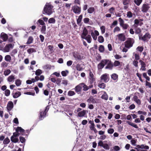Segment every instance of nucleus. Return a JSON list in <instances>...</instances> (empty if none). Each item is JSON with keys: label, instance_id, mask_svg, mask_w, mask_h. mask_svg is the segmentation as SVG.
I'll return each mask as SVG.
<instances>
[{"label": "nucleus", "instance_id": "nucleus-1", "mask_svg": "<svg viewBox=\"0 0 151 151\" xmlns=\"http://www.w3.org/2000/svg\"><path fill=\"white\" fill-rule=\"evenodd\" d=\"M53 6L50 4H46L42 11L43 14H47L50 15L52 13V9Z\"/></svg>", "mask_w": 151, "mask_h": 151}, {"label": "nucleus", "instance_id": "nucleus-2", "mask_svg": "<svg viewBox=\"0 0 151 151\" xmlns=\"http://www.w3.org/2000/svg\"><path fill=\"white\" fill-rule=\"evenodd\" d=\"M134 42V40L133 38H129L125 42L124 46L126 48H129L133 46Z\"/></svg>", "mask_w": 151, "mask_h": 151}, {"label": "nucleus", "instance_id": "nucleus-3", "mask_svg": "<svg viewBox=\"0 0 151 151\" xmlns=\"http://www.w3.org/2000/svg\"><path fill=\"white\" fill-rule=\"evenodd\" d=\"M105 64L106 65L105 67L106 69H108L109 70H112L114 67L113 63L111 60L109 59H105Z\"/></svg>", "mask_w": 151, "mask_h": 151}, {"label": "nucleus", "instance_id": "nucleus-4", "mask_svg": "<svg viewBox=\"0 0 151 151\" xmlns=\"http://www.w3.org/2000/svg\"><path fill=\"white\" fill-rule=\"evenodd\" d=\"M118 20L119 22L120 26L122 27L124 29H127L129 27V25L128 24L126 23L124 24V21L121 18H119Z\"/></svg>", "mask_w": 151, "mask_h": 151}, {"label": "nucleus", "instance_id": "nucleus-5", "mask_svg": "<svg viewBox=\"0 0 151 151\" xmlns=\"http://www.w3.org/2000/svg\"><path fill=\"white\" fill-rule=\"evenodd\" d=\"M72 10L76 14H79L81 11V8L77 5H75L72 7Z\"/></svg>", "mask_w": 151, "mask_h": 151}, {"label": "nucleus", "instance_id": "nucleus-6", "mask_svg": "<svg viewBox=\"0 0 151 151\" xmlns=\"http://www.w3.org/2000/svg\"><path fill=\"white\" fill-rule=\"evenodd\" d=\"M15 130L18 133L20 134V135L24 136L25 134V130L22 129L21 127H18L15 129Z\"/></svg>", "mask_w": 151, "mask_h": 151}, {"label": "nucleus", "instance_id": "nucleus-7", "mask_svg": "<svg viewBox=\"0 0 151 151\" xmlns=\"http://www.w3.org/2000/svg\"><path fill=\"white\" fill-rule=\"evenodd\" d=\"M91 34L93 39L95 40H96L97 36L99 35V32L96 30H94V32L93 30H91Z\"/></svg>", "mask_w": 151, "mask_h": 151}, {"label": "nucleus", "instance_id": "nucleus-8", "mask_svg": "<svg viewBox=\"0 0 151 151\" xmlns=\"http://www.w3.org/2000/svg\"><path fill=\"white\" fill-rule=\"evenodd\" d=\"M150 7L149 5L147 4H144L142 7V11L143 12L146 13L149 10Z\"/></svg>", "mask_w": 151, "mask_h": 151}, {"label": "nucleus", "instance_id": "nucleus-9", "mask_svg": "<svg viewBox=\"0 0 151 151\" xmlns=\"http://www.w3.org/2000/svg\"><path fill=\"white\" fill-rule=\"evenodd\" d=\"M101 79L103 80L104 82L106 83L108 82L109 79V75L108 74L105 73L101 76Z\"/></svg>", "mask_w": 151, "mask_h": 151}, {"label": "nucleus", "instance_id": "nucleus-10", "mask_svg": "<svg viewBox=\"0 0 151 151\" xmlns=\"http://www.w3.org/2000/svg\"><path fill=\"white\" fill-rule=\"evenodd\" d=\"M14 45V44H9L6 45L4 48V52H9L10 48H13Z\"/></svg>", "mask_w": 151, "mask_h": 151}, {"label": "nucleus", "instance_id": "nucleus-11", "mask_svg": "<svg viewBox=\"0 0 151 151\" xmlns=\"http://www.w3.org/2000/svg\"><path fill=\"white\" fill-rule=\"evenodd\" d=\"M73 56L76 60H80L82 59V57L79 54V53L77 52H73Z\"/></svg>", "mask_w": 151, "mask_h": 151}, {"label": "nucleus", "instance_id": "nucleus-12", "mask_svg": "<svg viewBox=\"0 0 151 151\" xmlns=\"http://www.w3.org/2000/svg\"><path fill=\"white\" fill-rule=\"evenodd\" d=\"M105 59L102 60L101 62L97 65L98 69L99 70L102 69L105 65Z\"/></svg>", "mask_w": 151, "mask_h": 151}, {"label": "nucleus", "instance_id": "nucleus-13", "mask_svg": "<svg viewBox=\"0 0 151 151\" xmlns=\"http://www.w3.org/2000/svg\"><path fill=\"white\" fill-rule=\"evenodd\" d=\"M86 112H87L88 111L85 110H83L78 113L77 116L79 117H86Z\"/></svg>", "mask_w": 151, "mask_h": 151}, {"label": "nucleus", "instance_id": "nucleus-14", "mask_svg": "<svg viewBox=\"0 0 151 151\" xmlns=\"http://www.w3.org/2000/svg\"><path fill=\"white\" fill-rule=\"evenodd\" d=\"M89 79L90 80V83L91 84L93 83L96 80L94 75L91 71V70H90Z\"/></svg>", "mask_w": 151, "mask_h": 151}, {"label": "nucleus", "instance_id": "nucleus-15", "mask_svg": "<svg viewBox=\"0 0 151 151\" xmlns=\"http://www.w3.org/2000/svg\"><path fill=\"white\" fill-rule=\"evenodd\" d=\"M82 89V86L81 83L76 86L75 88V91L77 93L81 92Z\"/></svg>", "mask_w": 151, "mask_h": 151}, {"label": "nucleus", "instance_id": "nucleus-16", "mask_svg": "<svg viewBox=\"0 0 151 151\" xmlns=\"http://www.w3.org/2000/svg\"><path fill=\"white\" fill-rule=\"evenodd\" d=\"M13 104L12 102L9 101L7 105V109L8 111H10L13 108Z\"/></svg>", "mask_w": 151, "mask_h": 151}, {"label": "nucleus", "instance_id": "nucleus-17", "mask_svg": "<svg viewBox=\"0 0 151 151\" xmlns=\"http://www.w3.org/2000/svg\"><path fill=\"white\" fill-rule=\"evenodd\" d=\"M139 62L140 63L141 66V69L143 71H145L146 70V68H145L146 65L145 63L141 60H139Z\"/></svg>", "mask_w": 151, "mask_h": 151}, {"label": "nucleus", "instance_id": "nucleus-18", "mask_svg": "<svg viewBox=\"0 0 151 151\" xmlns=\"http://www.w3.org/2000/svg\"><path fill=\"white\" fill-rule=\"evenodd\" d=\"M150 34L148 33H146L143 36L141 37V39L143 41H146L147 39H150Z\"/></svg>", "mask_w": 151, "mask_h": 151}, {"label": "nucleus", "instance_id": "nucleus-19", "mask_svg": "<svg viewBox=\"0 0 151 151\" xmlns=\"http://www.w3.org/2000/svg\"><path fill=\"white\" fill-rule=\"evenodd\" d=\"M119 39L122 41H124L126 40L125 36L123 33L119 34L117 35Z\"/></svg>", "mask_w": 151, "mask_h": 151}, {"label": "nucleus", "instance_id": "nucleus-20", "mask_svg": "<svg viewBox=\"0 0 151 151\" xmlns=\"http://www.w3.org/2000/svg\"><path fill=\"white\" fill-rule=\"evenodd\" d=\"M46 114V112H44V111L40 112L39 116V120H42L45 117Z\"/></svg>", "mask_w": 151, "mask_h": 151}, {"label": "nucleus", "instance_id": "nucleus-21", "mask_svg": "<svg viewBox=\"0 0 151 151\" xmlns=\"http://www.w3.org/2000/svg\"><path fill=\"white\" fill-rule=\"evenodd\" d=\"M88 33V32L87 29H86V27H84L83 28V32L81 36V38H82V37L86 36L87 35Z\"/></svg>", "mask_w": 151, "mask_h": 151}, {"label": "nucleus", "instance_id": "nucleus-22", "mask_svg": "<svg viewBox=\"0 0 151 151\" xmlns=\"http://www.w3.org/2000/svg\"><path fill=\"white\" fill-rule=\"evenodd\" d=\"M87 102L89 103L94 104L96 103L95 99L92 96H91L87 100Z\"/></svg>", "mask_w": 151, "mask_h": 151}, {"label": "nucleus", "instance_id": "nucleus-23", "mask_svg": "<svg viewBox=\"0 0 151 151\" xmlns=\"http://www.w3.org/2000/svg\"><path fill=\"white\" fill-rule=\"evenodd\" d=\"M21 94L20 91H17L15 93H12V95L14 98L16 99L20 96Z\"/></svg>", "mask_w": 151, "mask_h": 151}, {"label": "nucleus", "instance_id": "nucleus-24", "mask_svg": "<svg viewBox=\"0 0 151 151\" xmlns=\"http://www.w3.org/2000/svg\"><path fill=\"white\" fill-rule=\"evenodd\" d=\"M101 98L105 100H107L108 99V96L106 92L104 91V93L101 97Z\"/></svg>", "mask_w": 151, "mask_h": 151}, {"label": "nucleus", "instance_id": "nucleus-25", "mask_svg": "<svg viewBox=\"0 0 151 151\" xmlns=\"http://www.w3.org/2000/svg\"><path fill=\"white\" fill-rule=\"evenodd\" d=\"M83 39H85L86 40L87 42L88 43H90L91 42L92 38L90 35H88L87 36L82 37Z\"/></svg>", "mask_w": 151, "mask_h": 151}, {"label": "nucleus", "instance_id": "nucleus-26", "mask_svg": "<svg viewBox=\"0 0 151 151\" xmlns=\"http://www.w3.org/2000/svg\"><path fill=\"white\" fill-rule=\"evenodd\" d=\"M136 147L138 148L145 149L146 150L149 149V147L148 146H145L144 145H137Z\"/></svg>", "mask_w": 151, "mask_h": 151}, {"label": "nucleus", "instance_id": "nucleus-27", "mask_svg": "<svg viewBox=\"0 0 151 151\" xmlns=\"http://www.w3.org/2000/svg\"><path fill=\"white\" fill-rule=\"evenodd\" d=\"M10 139L11 141L14 143L18 142L19 141L18 138L17 137L11 136Z\"/></svg>", "mask_w": 151, "mask_h": 151}, {"label": "nucleus", "instance_id": "nucleus-28", "mask_svg": "<svg viewBox=\"0 0 151 151\" xmlns=\"http://www.w3.org/2000/svg\"><path fill=\"white\" fill-rule=\"evenodd\" d=\"M126 122L129 125L134 127L136 129H138V128L137 126L134 123H133L131 122H130L129 121H126Z\"/></svg>", "mask_w": 151, "mask_h": 151}, {"label": "nucleus", "instance_id": "nucleus-29", "mask_svg": "<svg viewBox=\"0 0 151 151\" xmlns=\"http://www.w3.org/2000/svg\"><path fill=\"white\" fill-rule=\"evenodd\" d=\"M1 39L4 41H5L7 40L8 39V36L6 34H1Z\"/></svg>", "mask_w": 151, "mask_h": 151}, {"label": "nucleus", "instance_id": "nucleus-30", "mask_svg": "<svg viewBox=\"0 0 151 151\" xmlns=\"http://www.w3.org/2000/svg\"><path fill=\"white\" fill-rule=\"evenodd\" d=\"M33 38L32 36H29L28 39L26 44L27 45H29L32 43L33 42Z\"/></svg>", "mask_w": 151, "mask_h": 151}, {"label": "nucleus", "instance_id": "nucleus-31", "mask_svg": "<svg viewBox=\"0 0 151 151\" xmlns=\"http://www.w3.org/2000/svg\"><path fill=\"white\" fill-rule=\"evenodd\" d=\"M27 52L29 54H31V53L36 52V50L33 48H31L28 49L27 50Z\"/></svg>", "mask_w": 151, "mask_h": 151}, {"label": "nucleus", "instance_id": "nucleus-32", "mask_svg": "<svg viewBox=\"0 0 151 151\" xmlns=\"http://www.w3.org/2000/svg\"><path fill=\"white\" fill-rule=\"evenodd\" d=\"M14 79V76L13 75L9 76L7 78V81L9 82H12Z\"/></svg>", "mask_w": 151, "mask_h": 151}, {"label": "nucleus", "instance_id": "nucleus-33", "mask_svg": "<svg viewBox=\"0 0 151 151\" xmlns=\"http://www.w3.org/2000/svg\"><path fill=\"white\" fill-rule=\"evenodd\" d=\"M95 11V9L93 7H90L87 10L89 14H92Z\"/></svg>", "mask_w": 151, "mask_h": 151}, {"label": "nucleus", "instance_id": "nucleus-34", "mask_svg": "<svg viewBox=\"0 0 151 151\" xmlns=\"http://www.w3.org/2000/svg\"><path fill=\"white\" fill-rule=\"evenodd\" d=\"M4 59L6 61L10 62L11 60V57L10 55H7L5 56Z\"/></svg>", "mask_w": 151, "mask_h": 151}, {"label": "nucleus", "instance_id": "nucleus-35", "mask_svg": "<svg viewBox=\"0 0 151 151\" xmlns=\"http://www.w3.org/2000/svg\"><path fill=\"white\" fill-rule=\"evenodd\" d=\"M122 2L124 5H128L130 3V0H122Z\"/></svg>", "mask_w": 151, "mask_h": 151}, {"label": "nucleus", "instance_id": "nucleus-36", "mask_svg": "<svg viewBox=\"0 0 151 151\" xmlns=\"http://www.w3.org/2000/svg\"><path fill=\"white\" fill-rule=\"evenodd\" d=\"M10 142V140L7 137L4 139L3 143L4 145H7Z\"/></svg>", "mask_w": 151, "mask_h": 151}, {"label": "nucleus", "instance_id": "nucleus-37", "mask_svg": "<svg viewBox=\"0 0 151 151\" xmlns=\"http://www.w3.org/2000/svg\"><path fill=\"white\" fill-rule=\"evenodd\" d=\"M82 88H83V90L84 91H86L88 90V86L86 85L84 83H81Z\"/></svg>", "mask_w": 151, "mask_h": 151}, {"label": "nucleus", "instance_id": "nucleus-38", "mask_svg": "<svg viewBox=\"0 0 151 151\" xmlns=\"http://www.w3.org/2000/svg\"><path fill=\"white\" fill-rule=\"evenodd\" d=\"M98 41L100 43H103L104 42V39L102 36H100L98 37Z\"/></svg>", "mask_w": 151, "mask_h": 151}, {"label": "nucleus", "instance_id": "nucleus-39", "mask_svg": "<svg viewBox=\"0 0 151 151\" xmlns=\"http://www.w3.org/2000/svg\"><path fill=\"white\" fill-rule=\"evenodd\" d=\"M83 18L82 14L80 15L77 19V22L78 24H79L81 22Z\"/></svg>", "mask_w": 151, "mask_h": 151}, {"label": "nucleus", "instance_id": "nucleus-40", "mask_svg": "<svg viewBox=\"0 0 151 151\" xmlns=\"http://www.w3.org/2000/svg\"><path fill=\"white\" fill-rule=\"evenodd\" d=\"M76 68L77 70L79 71H81L83 70V68L81 66V65L79 64H77L76 66Z\"/></svg>", "mask_w": 151, "mask_h": 151}, {"label": "nucleus", "instance_id": "nucleus-41", "mask_svg": "<svg viewBox=\"0 0 151 151\" xmlns=\"http://www.w3.org/2000/svg\"><path fill=\"white\" fill-rule=\"evenodd\" d=\"M111 77V78L114 80L118 79V75L115 73L112 74Z\"/></svg>", "mask_w": 151, "mask_h": 151}, {"label": "nucleus", "instance_id": "nucleus-42", "mask_svg": "<svg viewBox=\"0 0 151 151\" xmlns=\"http://www.w3.org/2000/svg\"><path fill=\"white\" fill-rule=\"evenodd\" d=\"M24 93L25 94L31 95L32 96H34L35 95V92L34 90L32 91H28L25 92Z\"/></svg>", "mask_w": 151, "mask_h": 151}, {"label": "nucleus", "instance_id": "nucleus-43", "mask_svg": "<svg viewBox=\"0 0 151 151\" xmlns=\"http://www.w3.org/2000/svg\"><path fill=\"white\" fill-rule=\"evenodd\" d=\"M46 30V27L45 25L42 26V27L41 32L43 34H45Z\"/></svg>", "mask_w": 151, "mask_h": 151}, {"label": "nucleus", "instance_id": "nucleus-44", "mask_svg": "<svg viewBox=\"0 0 151 151\" xmlns=\"http://www.w3.org/2000/svg\"><path fill=\"white\" fill-rule=\"evenodd\" d=\"M121 64L120 62L118 60H115L113 63L114 66L117 67L119 66Z\"/></svg>", "mask_w": 151, "mask_h": 151}, {"label": "nucleus", "instance_id": "nucleus-45", "mask_svg": "<svg viewBox=\"0 0 151 151\" xmlns=\"http://www.w3.org/2000/svg\"><path fill=\"white\" fill-rule=\"evenodd\" d=\"M56 20L55 19L53 18H50L48 20V22L49 23H53L54 24L55 23Z\"/></svg>", "mask_w": 151, "mask_h": 151}, {"label": "nucleus", "instance_id": "nucleus-46", "mask_svg": "<svg viewBox=\"0 0 151 151\" xmlns=\"http://www.w3.org/2000/svg\"><path fill=\"white\" fill-rule=\"evenodd\" d=\"M42 73V70L40 69H38L35 71V74L37 76H39Z\"/></svg>", "mask_w": 151, "mask_h": 151}, {"label": "nucleus", "instance_id": "nucleus-47", "mask_svg": "<svg viewBox=\"0 0 151 151\" xmlns=\"http://www.w3.org/2000/svg\"><path fill=\"white\" fill-rule=\"evenodd\" d=\"M142 0H134V3L138 6H139L142 2Z\"/></svg>", "mask_w": 151, "mask_h": 151}, {"label": "nucleus", "instance_id": "nucleus-48", "mask_svg": "<svg viewBox=\"0 0 151 151\" xmlns=\"http://www.w3.org/2000/svg\"><path fill=\"white\" fill-rule=\"evenodd\" d=\"M99 50L100 52H103L104 50V46L101 45H100L99 48Z\"/></svg>", "mask_w": 151, "mask_h": 151}, {"label": "nucleus", "instance_id": "nucleus-49", "mask_svg": "<svg viewBox=\"0 0 151 151\" xmlns=\"http://www.w3.org/2000/svg\"><path fill=\"white\" fill-rule=\"evenodd\" d=\"M118 24L117 21L116 20H115L112 23L111 25L110 26V28H113L115 26L117 25Z\"/></svg>", "mask_w": 151, "mask_h": 151}, {"label": "nucleus", "instance_id": "nucleus-50", "mask_svg": "<svg viewBox=\"0 0 151 151\" xmlns=\"http://www.w3.org/2000/svg\"><path fill=\"white\" fill-rule=\"evenodd\" d=\"M68 71L66 70L65 71H63L61 72V73L63 76H66L67 74L68 73Z\"/></svg>", "mask_w": 151, "mask_h": 151}, {"label": "nucleus", "instance_id": "nucleus-51", "mask_svg": "<svg viewBox=\"0 0 151 151\" xmlns=\"http://www.w3.org/2000/svg\"><path fill=\"white\" fill-rule=\"evenodd\" d=\"M98 86L100 88L104 89L106 87V84L104 83H99L98 85Z\"/></svg>", "mask_w": 151, "mask_h": 151}, {"label": "nucleus", "instance_id": "nucleus-52", "mask_svg": "<svg viewBox=\"0 0 151 151\" xmlns=\"http://www.w3.org/2000/svg\"><path fill=\"white\" fill-rule=\"evenodd\" d=\"M144 50V47L143 46H138L136 48V50L140 52H142Z\"/></svg>", "mask_w": 151, "mask_h": 151}, {"label": "nucleus", "instance_id": "nucleus-53", "mask_svg": "<svg viewBox=\"0 0 151 151\" xmlns=\"http://www.w3.org/2000/svg\"><path fill=\"white\" fill-rule=\"evenodd\" d=\"M21 83V81L19 79H17L15 81V84L17 86H19Z\"/></svg>", "mask_w": 151, "mask_h": 151}, {"label": "nucleus", "instance_id": "nucleus-54", "mask_svg": "<svg viewBox=\"0 0 151 151\" xmlns=\"http://www.w3.org/2000/svg\"><path fill=\"white\" fill-rule=\"evenodd\" d=\"M100 29L101 31V33L102 34H103L105 32L106 30V28L104 26H101L100 27Z\"/></svg>", "mask_w": 151, "mask_h": 151}, {"label": "nucleus", "instance_id": "nucleus-55", "mask_svg": "<svg viewBox=\"0 0 151 151\" xmlns=\"http://www.w3.org/2000/svg\"><path fill=\"white\" fill-rule=\"evenodd\" d=\"M11 72L10 70L7 69L4 71V74L6 76H7Z\"/></svg>", "mask_w": 151, "mask_h": 151}, {"label": "nucleus", "instance_id": "nucleus-56", "mask_svg": "<svg viewBox=\"0 0 151 151\" xmlns=\"http://www.w3.org/2000/svg\"><path fill=\"white\" fill-rule=\"evenodd\" d=\"M8 65V63L5 61L3 62L1 64V66L3 68L6 67Z\"/></svg>", "mask_w": 151, "mask_h": 151}, {"label": "nucleus", "instance_id": "nucleus-57", "mask_svg": "<svg viewBox=\"0 0 151 151\" xmlns=\"http://www.w3.org/2000/svg\"><path fill=\"white\" fill-rule=\"evenodd\" d=\"M44 69H50L51 68V65L49 64H47L44 65L43 67Z\"/></svg>", "mask_w": 151, "mask_h": 151}, {"label": "nucleus", "instance_id": "nucleus-58", "mask_svg": "<svg viewBox=\"0 0 151 151\" xmlns=\"http://www.w3.org/2000/svg\"><path fill=\"white\" fill-rule=\"evenodd\" d=\"M37 22L39 23L42 26L45 25V24L44 22L42 20L40 19L37 21Z\"/></svg>", "mask_w": 151, "mask_h": 151}, {"label": "nucleus", "instance_id": "nucleus-59", "mask_svg": "<svg viewBox=\"0 0 151 151\" xmlns=\"http://www.w3.org/2000/svg\"><path fill=\"white\" fill-rule=\"evenodd\" d=\"M10 91L9 89L6 90L4 92L5 95L6 96H9L10 94Z\"/></svg>", "mask_w": 151, "mask_h": 151}, {"label": "nucleus", "instance_id": "nucleus-60", "mask_svg": "<svg viewBox=\"0 0 151 151\" xmlns=\"http://www.w3.org/2000/svg\"><path fill=\"white\" fill-rule=\"evenodd\" d=\"M133 16V14L130 11H129L127 12V17L128 18H132Z\"/></svg>", "mask_w": 151, "mask_h": 151}, {"label": "nucleus", "instance_id": "nucleus-61", "mask_svg": "<svg viewBox=\"0 0 151 151\" xmlns=\"http://www.w3.org/2000/svg\"><path fill=\"white\" fill-rule=\"evenodd\" d=\"M75 94L74 91H69L68 92V95L69 96H72Z\"/></svg>", "mask_w": 151, "mask_h": 151}, {"label": "nucleus", "instance_id": "nucleus-62", "mask_svg": "<svg viewBox=\"0 0 151 151\" xmlns=\"http://www.w3.org/2000/svg\"><path fill=\"white\" fill-rule=\"evenodd\" d=\"M20 142L22 143H24L25 142L26 139L24 137L20 136L19 137Z\"/></svg>", "mask_w": 151, "mask_h": 151}, {"label": "nucleus", "instance_id": "nucleus-63", "mask_svg": "<svg viewBox=\"0 0 151 151\" xmlns=\"http://www.w3.org/2000/svg\"><path fill=\"white\" fill-rule=\"evenodd\" d=\"M120 31V28L118 26L116 27L113 30L114 33H115L116 32H119Z\"/></svg>", "mask_w": 151, "mask_h": 151}, {"label": "nucleus", "instance_id": "nucleus-64", "mask_svg": "<svg viewBox=\"0 0 151 151\" xmlns=\"http://www.w3.org/2000/svg\"><path fill=\"white\" fill-rule=\"evenodd\" d=\"M115 11V9L113 7H111L109 9V12L112 14H114Z\"/></svg>", "mask_w": 151, "mask_h": 151}]
</instances>
